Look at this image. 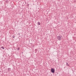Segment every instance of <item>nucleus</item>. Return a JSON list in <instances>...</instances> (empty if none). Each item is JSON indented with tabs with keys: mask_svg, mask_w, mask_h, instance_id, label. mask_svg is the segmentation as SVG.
I'll list each match as a JSON object with an SVG mask.
<instances>
[{
	"mask_svg": "<svg viewBox=\"0 0 76 76\" xmlns=\"http://www.w3.org/2000/svg\"><path fill=\"white\" fill-rule=\"evenodd\" d=\"M28 6H29V4H28Z\"/></svg>",
	"mask_w": 76,
	"mask_h": 76,
	"instance_id": "10",
	"label": "nucleus"
},
{
	"mask_svg": "<svg viewBox=\"0 0 76 76\" xmlns=\"http://www.w3.org/2000/svg\"><path fill=\"white\" fill-rule=\"evenodd\" d=\"M20 50V48H17V50Z\"/></svg>",
	"mask_w": 76,
	"mask_h": 76,
	"instance_id": "7",
	"label": "nucleus"
},
{
	"mask_svg": "<svg viewBox=\"0 0 76 76\" xmlns=\"http://www.w3.org/2000/svg\"><path fill=\"white\" fill-rule=\"evenodd\" d=\"M1 48L3 49V50H4V48L3 47V46H2L1 47Z\"/></svg>",
	"mask_w": 76,
	"mask_h": 76,
	"instance_id": "6",
	"label": "nucleus"
},
{
	"mask_svg": "<svg viewBox=\"0 0 76 76\" xmlns=\"http://www.w3.org/2000/svg\"><path fill=\"white\" fill-rule=\"evenodd\" d=\"M65 68H66L65 67H64V69H65Z\"/></svg>",
	"mask_w": 76,
	"mask_h": 76,
	"instance_id": "11",
	"label": "nucleus"
},
{
	"mask_svg": "<svg viewBox=\"0 0 76 76\" xmlns=\"http://www.w3.org/2000/svg\"><path fill=\"white\" fill-rule=\"evenodd\" d=\"M7 70H8V71H9V72H10V71H11V69L10 68H8Z\"/></svg>",
	"mask_w": 76,
	"mask_h": 76,
	"instance_id": "3",
	"label": "nucleus"
},
{
	"mask_svg": "<svg viewBox=\"0 0 76 76\" xmlns=\"http://www.w3.org/2000/svg\"><path fill=\"white\" fill-rule=\"evenodd\" d=\"M35 51H38V50H37V49H35Z\"/></svg>",
	"mask_w": 76,
	"mask_h": 76,
	"instance_id": "8",
	"label": "nucleus"
},
{
	"mask_svg": "<svg viewBox=\"0 0 76 76\" xmlns=\"http://www.w3.org/2000/svg\"><path fill=\"white\" fill-rule=\"evenodd\" d=\"M66 65H67V66H69V64H68V63H67V62H66Z\"/></svg>",
	"mask_w": 76,
	"mask_h": 76,
	"instance_id": "5",
	"label": "nucleus"
},
{
	"mask_svg": "<svg viewBox=\"0 0 76 76\" xmlns=\"http://www.w3.org/2000/svg\"><path fill=\"white\" fill-rule=\"evenodd\" d=\"M62 39V36H57V39L58 40H59V41H60L61 39Z\"/></svg>",
	"mask_w": 76,
	"mask_h": 76,
	"instance_id": "1",
	"label": "nucleus"
},
{
	"mask_svg": "<svg viewBox=\"0 0 76 76\" xmlns=\"http://www.w3.org/2000/svg\"><path fill=\"white\" fill-rule=\"evenodd\" d=\"M12 37H13V38H15V36H12Z\"/></svg>",
	"mask_w": 76,
	"mask_h": 76,
	"instance_id": "9",
	"label": "nucleus"
},
{
	"mask_svg": "<svg viewBox=\"0 0 76 76\" xmlns=\"http://www.w3.org/2000/svg\"><path fill=\"white\" fill-rule=\"evenodd\" d=\"M37 23L38 25H41V23H40V22H38Z\"/></svg>",
	"mask_w": 76,
	"mask_h": 76,
	"instance_id": "4",
	"label": "nucleus"
},
{
	"mask_svg": "<svg viewBox=\"0 0 76 76\" xmlns=\"http://www.w3.org/2000/svg\"><path fill=\"white\" fill-rule=\"evenodd\" d=\"M50 71L52 73H54V72H55V69H54L51 68Z\"/></svg>",
	"mask_w": 76,
	"mask_h": 76,
	"instance_id": "2",
	"label": "nucleus"
}]
</instances>
